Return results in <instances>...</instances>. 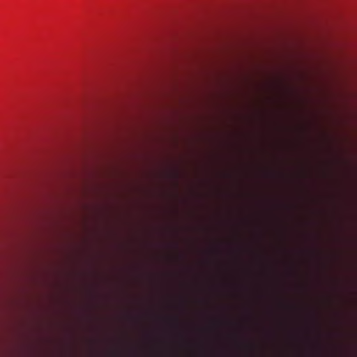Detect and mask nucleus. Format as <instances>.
Wrapping results in <instances>:
<instances>
[{
    "mask_svg": "<svg viewBox=\"0 0 357 357\" xmlns=\"http://www.w3.org/2000/svg\"><path fill=\"white\" fill-rule=\"evenodd\" d=\"M197 252H198V254L199 253V247L197 248Z\"/></svg>",
    "mask_w": 357,
    "mask_h": 357,
    "instance_id": "0eeeda50",
    "label": "nucleus"
},
{
    "mask_svg": "<svg viewBox=\"0 0 357 357\" xmlns=\"http://www.w3.org/2000/svg\"><path fill=\"white\" fill-rule=\"evenodd\" d=\"M227 322V319L222 316L218 317L215 319L214 325L218 333L220 332V329L225 326Z\"/></svg>",
    "mask_w": 357,
    "mask_h": 357,
    "instance_id": "7ed1b4c3",
    "label": "nucleus"
},
{
    "mask_svg": "<svg viewBox=\"0 0 357 357\" xmlns=\"http://www.w3.org/2000/svg\"><path fill=\"white\" fill-rule=\"evenodd\" d=\"M204 66V64H202ZM202 115H203V123H204V86H202Z\"/></svg>",
    "mask_w": 357,
    "mask_h": 357,
    "instance_id": "20e7f679",
    "label": "nucleus"
},
{
    "mask_svg": "<svg viewBox=\"0 0 357 357\" xmlns=\"http://www.w3.org/2000/svg\"><path fill=\"white\" fill-rule=\"evenodd\" d=\"M172 323H173V325L174 327H177L178 326V318L176 317H174L171 319Z\"/></svg>",
    "mask_w": 357,
    "mask_h": 357,
    "instance_id": "39448f33",
    "label": "nucleus"
},
{
    "mask_svg": "<svg viewBox=\"0 0 357 357\" xmlns=\"http://www.w3.org/2000/svg\"><path fill=\"white\" fill-rule=\"evenodd\" d=\"M205 129L202 123V321L205 319Z\"/></svg>",
    "mask_w": 357,
    "mask_h": 357,
    "instance_id": "f257e3e1",
    "label": "nucleus"
},
{
    "mask_svg": "<svg viewBox=\"0 0 357 357\" xmlns=\"http://www.w3.org/2000/svg\"><path fill=\"white\" fill-rule=\"evenodd\" d=\"M225 282H221L220 283L218 284V291H220V289L222 287L225 286Z\"/></svg>",
    "mask_w": 357,
    "mask_h": 357,
    "instance_id": "423d86ee",
    "label": "nucleus"
},
{
    "mask_svg": "<svg viewBox=\"0 0 357 357\" xmlns=\"http://www.w3.org/2000/svg\"><path fill=\"white\" fill-rule=\"evenodd\" d=\"M223 243L222 241H219L217 244V246L216 248H215V254L216 255V257H217V265H218V271H219V276L220 277V278L222 279V276H223V264L222 263V261H220V257L222 255V253H223Z\"/></svg>",
    "mask_w": 357,
    "mask_h": 357,
    "instance_id": "f03ea898",
    "label": "nucleus"
}]
</instances>
